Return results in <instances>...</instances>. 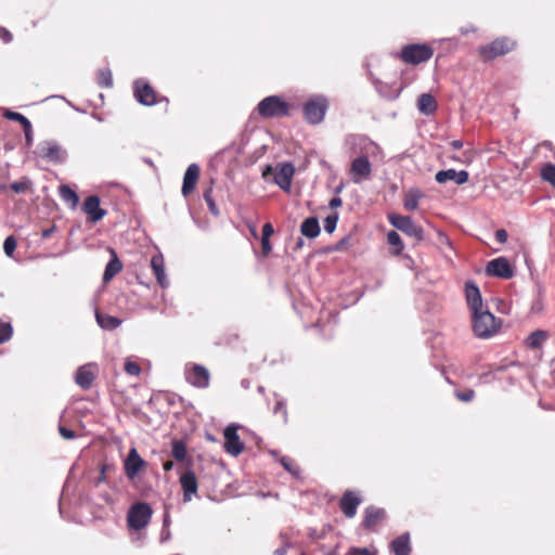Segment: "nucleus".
Returning a JSON list of instances; mask_svg holds the SVG:
<instances>
[{
    "instance_id": "nucleus-1",
    "label": "nucleus",
    "mask_w": 555,
    "mask_h": 555,
    "mask_svg": "<svg viewBox=\"0 0 555 555\" xmlns=\"http://www.w3.org/2000/svg\"><path fill=\"white\" fill-rule=\"evenodd\" d=\"M499 324L495 317L488 310L473 312V331L479 338H489L498 332Z\"/></svg>"
},
{
    "instance_id": "nucleus-2",
    "label": "nucleus",
    "mask_w": 555,
    "mask_h": 555,
    "mask_svg": "<svg viewBox=\"0 0 555 555\" xmlns=\"http://www.w3.org/2000/svg\"><path fill=\"white\" fill-rule=\"evenodd\" d=\"M328 109V101L323 94L311 96L304 105V117L310 125H319L324 120Z\"/></svg>"
},
{
    "instance_id": "nucleus-3",
    "label": "nucleus",
    "mask_w": 555,
    "mask_h": 555,
    "mask_svg": "<svg viewBox=\"0 0 555 555\" xmlns=\"http://www.w3.org/2000/svg\"><path fill=\"white\" fill-rule=\"evenodd\" d=\"M288 103L279 95H270L258 103L257 109L263 118H275L288 115Z\"/></svg>"
},
{
    "instance_id": "nucleus-4",
    "label": "nucleus",
    "mask_w": 555,
    "mask_h": 555,
    "mask_svg": "<svg viewBox=\"0 0 555 555\" xmlns=\"http://www.w3.org/2000/svg\"><path fill=\"white\" fill-rule=\"evenodd\" d=\"M153 515V509L149 503L138 502L131 505L127 514L128 527L134 530L145 528Z\"/></svg>"
},
{
    "instance_id": "nucleus-5",
    "label": "nucleus",
    "mask_w": 555,
    "mask_h": 555,
    "mask_svg": "<svg viewBox=\"0 0 555 555\" xmlns=\"http://www.w3.org/2000/svg\"><path fill=\"white\" fill-rule=\"evenodd\" d=\"M347 143L350 145L353 154L365 156L366 158L376 157L382 153L378 144L365 135H351L348 138Z\"/></svg>"
},
{
    "instance_id": "nucleus-6",
    "label": "nucleus",
    "mask_w": 555,
    "mask_h": 555,
    "mask_svg": "<svg viewBox=\"0 0 555 555\" xmlns=\"http://www.w3.org/2000/svg\"><path fill=\"white\" fill-rule=\"evenodd\" d=\"M434 50L426 43L408 44L401 51V59L408 63L417 65L428 61Z\"/></svg>"
},
{
    "instance_id": "nucleus-7",
    "label": "nucleus",
    "mask_w": 555,
    "mask_h": 555,
    "mask_svg": "<svg viewBox=\"0 0 555 555\" xmlns=\"http://www.w3.org/2000/svg\"><path fill=\"white\" fill-rule=\"evenodd\" d=\"M389 222L392 227L402 231L404 234L414 237L417 241L424 240L423 228L416 224L411 217L392 214L389 215Z\"/></svg>"
},
{
    "instance_id": "nucleus-8",
    "label": "nucleus",
    "mask_w": 555,
    "mask_h": 555,
    "mask_svg": "<svg viewBox=\"0 0 555 555\" xmlns=\"http://www.w3.org/2000/svg\"><path fill=\"white\" fill-rule=\"evenodd\" d=\"M185 380L192 386L205 389L209 386V371L201 364L188 363L184 367Z\"/></svg>"
},
{
    "instance_id": "nucleus-9",
    "label": "nucleus",
    "mask_w": 555,
    "mask_h": 555,
    "mask_svg": "<svg viewBox=\"0 0 555 555\" xmlns=\"http://www.w3.org/2000/svg\"><path fill=\"white\" fill-rule=\"evenodd\" d=\"M36 153L39 157L55 164L65 162L67 156L66 151L55 141L41 142Z\"/></svg>"
},
{
    "instance_id": "nucleus-10",
    "label": "nucleus",
    "mask_w": 555,
    "mask_h": 555,
    "mask_svg": "<svg viewBox=\"0 0 555 555\" xmlns=\"http://www.w3.org/2000/svg\"><path fill=\"white\" fill-rule=\"evenodd\" d=\"M515 47V42L507 38H500L493 40L490 44L485 46L480 49V54L485 59H494L512 51Z\"/></svg>"
},
{
    "instance_id": "nucleus-11",
    "label": "nucleus",
    "mask_w": 555,
    "mask_h": 555,
    "mask_svg": "<svg viewBox=\"0 0 555 555\" xmlns=\"http://www.w3.org/2000/svg\"><path fill=\"white\" fill-rule=\"evenodd\" d=\"M372 173V165L365 156H358L351 162L350 175L351 180L356 184H360L367 180Z\"/></svg>"
},
{
    "instance_id": "nucleus-12",
    "label": "nucleus",
    "mask_w": 555,
    "mask_h": 555,
    "mask_svg": "<svg viewBox=\"0 0 555 555\" xmlns=\"http://www.w3.org/2000/svg\"><path fill=\"white\" fill-rule=\"evenodd\" d=\"M486 273L501 279H511L514 275V270L506 258L499 257L487 263Z\"/></svg>"
},
{
    "instance_id": "nucleus-13",
    "label": "nucleus",
    "mask_w": 555,
    "mask_h": 555,
    "mask_svg": "<svg viewBox=\"0 0 555 555\" xmlns=\"http://www.w3.org/2000/svg\"><path fill=\"white\" fill-rule=\"evenodd\" d=\"M223 436L225 451L233 456L240 455L244 450V444L237 435V426L234 424L227 426Z\"/></svg>"
},
{
    "instance_id": "nucleus-14",
    "label": "nucleus",
    "mask_w": 555,
    "mask_h": 555,
    "mask_svg": "<svg viewBox=\"0 0 555 555\" xmlns=\"http://www.w3.org/2000/svg\"><path fill=\"white\" fill-rule=\"evenodd\" d=\"M133 94L137 101L145 106H152L156 103V94L153 88L143 79H138L133 83Z\"/></svg>"
},
{
    "instance_id": "nucleus-15",
    "label": "nucleus",
    "mask_w": 555,
    "mask_h": 555,
    "mask_svg": "<svg viewBox=\"0 0 555 555\" xmlns=\"http://www.w3.org/2000/svg\"><path fill=\"white\" fill-rule=\"evenodd\" d=\"M82 210L88 215V220L93 223L100 221L106 215V210L100 207V197L96 195H90L85 199Z\"/></svg>"
},
{
    "instance_id": "nucleus-16",
    "label": "nucleus",
    "mask_w": 555,
    "mask_h": 555,
    "mask_svg": "<svg viewBox=\"0 0 555 555\" xmlns=\"http://www.w3.org/2000/svg\"><path fill=\"white\" fill-rule=\"evenodd\" d=\"M180 485L183 492V502H191L197 493L198 483L193 470L189 469L180 476Z\"/></svg>"
},
{
    "instance_id": "nucleus-17",
    "label": "nucleus",
    "mask_w": 555,
    "mask_h": 555,
    "mask_svg": "<svg viewBox=\"0 0 555 555\" xmlns=\"http://www.w3.org/2000/svg\"><path fill=\"white\" fill-rule=\"evenodd\" d=\"M469 179L466 170L456 171L455 169L440 170L436 173L435 180L439 184H444L448 181H453L457 185L465 184Z\"/></svg>"
},
{
    "instance_id": "nucleus-18",
    "label": "nucleus",
    "mask_w": 555,
    "mask_h": 555,
    "mask_svg": "<svg viewBox=\"0 0 555 555\" xmlns=\"http://www.w3.org/2000/svg\"><path fill=\"white\" fill-rule=\"evenodd\" d=\"M295 173V167L291 163H284L279 166L275 175L274 182L284 191H289L292 180Z\"/></svg>"
},
{
    "instance_id": "nucleus-19",
    "label": "nucleus",
    "mask_w": 555,
    "mask_h": 555,
    "mask_svg": "<svg viewBox=\"0 0 555 555\" xmlns=\"http://www.w3.org/2000/svg\"><path fill=\"white\" fill-rule=\"evenodd\" d=\"M465 296L472 313L483 309L480 291L474 282H466Z\"/></svg>"
},
{
    "instance_id": "nucleus-20",
    "label": "nucleus",
    "mask_w": 555,
    "mask_h": 555,
    "mask_svg": "<svg viewBox=\"0 0 555 555\" xmlns=\"http://www.w3.org/2000/svg\"><path fill=\"white\" fill-rule=\"evenodd\" d=\"M151 268L162 288L169 286V281L165 270V261L162 254H156L151 258Z\"/></svg>"
},
{
    "instance_id": "nucleus-21",
    "label": "nucleus",
    "mask_w": 555,
    "mask_h": 555,
    "mask_svg": "<svg viewBox=\"0 0 555 555\" xmlns=\"http://www.w3.org/2000/svg\"><path fill=\"white\" fill-rule=\"evenodd\" d=\"M360 498L352 491H346L340 499L339 506L347 518H352L357 514L360 505Z\"/></svg>"
},
{
    "instance_id": "nucleus-22",
    "label": "nucleus",
    "mask_w": 555,
    "mask_h": 555,
    "mask_svg": "<svg viewBox=\"0 0 555 555\" xmlns=\"http://www.w3.org/2000/svg\"><path fill=\"white\" fill-rule=\"evenodd\" d=\"M143 465L144 461L139 455L137 449L132 448L125 460V472L127 477L131 479L134 478Z\"/></svg>"
},
{
    "instance_id": "nucleus-23",
    "label": "nucleus",
    "mask_w": 555,
    "mask_h": 555,
    "mask_svg": "<svg viewBox=\"0 0 555 555\" xmlns=\"http://www.w3.org/2000/svg\"><path fill=\"white\" fill-rule=\"evenodd\" d=\"M199 176V167L196 164H191L183 177V184H182V194L184 196L189 195L195 188L196 181Z\"/></svg>"
},
{
    "instance_id": "nucleus-24",
    "label": "nucleus",
    "mask_w": 555,
    "mask_h": 555,
    "mask_svg": "<svg viewBox=\"0 0 555 555\" xmlns=\"http://www.w3.org/2000/svg\"><path fill=\"white\" fill-rule=\"evenodd\" d=\"M385 512L383 508H378L375 506H369L365 509V515L363 519L364 528L372 530L375 526L384 518Z\"/></svg>"
},
{
    "instance_id": "nucleus-25",
    "label": "nucleus",
    "mask_w": 555,
    "mask_h": 555,
    "mask_svg": "<svg viewBox=\"0 0 555 555\" xmlns=\"http://www.w3.org/2000/svg\"><path fill=\"white\" fill-rule=\"evenodd\" d=\"M417 109L423 115H433L437 111L435 98L430 93H422L417 99Z\"/></svg>"
},
{
    "instance_id": "nucleus-26",
    "label": "nucleus",
    "mask_w": 555,
    "mask_h": 555,
    "mask_svg": "<svg viewBox=\"0 0 555 555\" xmlns=\"http://www.w3.org/2000/svg\"><path fill=\"white\" fill-rule=\"evenodd\" d=\"M390 547L395 555H410L412 551L410 534L406 532L399 535L391 542Z\"/></svg>"
},
{
    "instance_id": "nucleus-27",
    "label": "nucleus",
    "mask_w": 555,
    "mask_h": 555,
    "mask_svg": "<svg viewBox=\"0 0 555 555\" xmlns=\"http://www.w3.org/2000/svg\"><path fill=\"white\" fill-rule=\"evenodd\" d=\"M75 380L82 389H89L94 380L90 365L80 366L76 372Z\"/></svg>"
},
{
    "instance_id": "nucleus-28",
    "label": "nucleus",
    "mask_w": 555,
    "mask_h": 555,
    "mask_svg": "<svg viewBox=\"0 0 555 555\" xmlns=\"http://www.w3.org/2000/svg\"><path fill=\"white\" fill-rule=\"evenodd\" d=\"M300 232L308 238H315L319 236L321 229L317 217H309L304 220L300 225Z\"/></svg>"
},
{
    "instance_id": "nucleus-29",
    "label": "nucleus",
    "mask_w": 555,
    "mask_h": 555,
    "mask_svg": "<svg viewBox=\"0 0 555 555\" xmlns=\"http://www.w3.org/2000/svg\"><path fill=\"white\" fill-rule=\"evenodd\" d=\"M96 323L103 330L112 331L117 328L121 324V320L108 314H103L100 311H95Z\"/></svg>"
},
{
    "instance_id": "nucleus-30",
    "label": "nucleus",
    "mask_w": 555,
    "mask_h": 555,
    "mask_svg": "<svg viewBox=\"0 0 555 555\" xmlns=\"http://www.w3.org/2000/svg\"><path fill=\"white\" fill-rule=\"evenodd\" d=\"M113 258L107 262L104 273H103V281L108 282L111 281L119 271L122 269V264L117 258V255L115 251H112Z\"/></svg>"
},
{
    "instance_id": "nucleus-31",
    "label": "nucleus",
    "mask_w": 555,
    "mask_h": 555,
    "mask_svg": "<svg viewBox=\"0 0 555 555\" xmlns=\"http://www.w3.org/2000/svg\"><path fill=\"white\" fill-rule=\"evenodd\" d=\"M60 197L69 205L72 209H75L79 203L78 194L66 184H62L59 188Z\"/></svg>"
},
{
    "instance_id": "nucleus-32",
    "label": "nucleus",
    "mask_w": 555,
    "mask_h": 555,
    "mask_svg": "<svg viewBox=\"0 0 555 555\" xmlns=\"http://www.w3.org/2000/svg\"><path fill=\"white\" fill-rule=\"evenodd\" d=\"M547 337V332L542 330L534 331L527 337L526 345L531 349L541 348Z\"/></svg>"
},
{
    "instance_id": "nucleus-33",
    "label": "nucleus",
    "mask_w": 555,
    "mask_h": 555,
    "mask_svg": "<svg viewBox=\"0 0 555 555\" xmlns=\"http://www.w3.org/2000/svg\"><path fill=\"white\" fill-rule=\"evenodd\" d=\"M424 196L418 189H411L405 195L403 206L406 210H415L418 207V201Z\"/></svg>"
},
{
    "instance_id": "nucleus-34",
    "label": "nucleus",
    "mask_w": 555,
    "mask_h": 555,
    "mask_svg": "<svg viewBox=\"0 0 555 555\" xmlns=\"http://www.w3.org/2000/svg\"><path fill=\"white\" fill-rule=\"evenodd\" d=\"M387 242L392 247V255L398 256L404 249V244L400 235L396 231H390L387 234Z\"/></svg>"
},
{
    "instance_id": "nucleus-35",
    "label": "nucleus",
    "mask_w": 555,
    "mask_h": 555,
    "mask_svg": "<svg viewBox=\"0 0 555 555\" xmlns=\"http://www.w3.org/2000/svg\"><path fill=\"white\" fill-rule=\"evenodd\" d=\"M171 454L177 461H183L186 457V446L181 440H173L171 443Z\"/></svg>"
},
{
    "instance_id": "nucleus-36",
    "label": "nucleus",
    "mask_w": 555,
    "mask_h": 555,
    "mask_svg": "<svg viewBox=\"0 0 555 555\" xmlns=\"http://www.w3.org/2000/svg\"><path fill=\"white\" fill-rule=\"evenodd\" d=\"M98 85L102 88H111L113 86V77L111 69L103 68L99 72Z\"/></svg>"
},
{
    "instance_id": "nucleus-37",
    "label": "nucleus",
    "mask_w": 555,
    "mask_h": 555,
    "mask_svg": "<svg viewBox=\"0 0 555 555\" xmlns=\"http://www.w3.org/2000/svg\"><path fill=\"white\" fill-rule=\"evenodd\" d=\"M203 197L208 206V209L209 211L214 215V216H218L219 215V209L217 207V204L215 203L214 198H212V189L209 188L207 189L204 194H203Z\"/></svg>"
},
{
    "instance_id": "nucleus-38",
    "label": "nucleus",
    "mask_w": 555,
    "mask_h": 555,
    "mask_svg": "<svg viewBox=\"0 0 555 555\" xmlns=\"http://www.w3.org/2000/svg\"><path fill=\"white\" fill-rule=\"evenodd\" d=\"M543 180L550 182L553 186H555V165L548 164L546 165L541 172Z\"/></svg>"
},
{
    "instance_id": "nucleus-39",
    "label": "nucleus",
    "mask_w": 555,
    "mask_h": 555,
    "mask_svg": "<svg viewBox=\"0 0 555 555\" xmlns=\"http://www.w3.org/2000/svg\"><path fill=\"white\" fill-rule=\"evenodd\" d=\"M31 185V181L27 178L21 180V181H14L13 183H11L10 188L15 192V193H23L25 192L27 189H29Z\"/></svg>"
},
{
    "instance_id": "nucleus-40",
    "label": "nucleus",
    "mask_w": 555,
    "mask_h": 555,
    "mask_svg": "<svg viewBox=\"0 0 555 555\" xmlns=\"http://www.w3.org/2000/svg\"><path fill=\"white\" fill-rule=\"evenodd\" d=\"M15 249H16V240L14 238V236L10 235L4 240V243H3L4 254L8 257H12Z\"/></svg>"
},
{
    "instance_id": "nucleus-41",
    "label": "nucleus",
    "mask_w": 555,
    "mask_h": 555,
    "mask_svg": "<svg viewBox=\"0 0 555 555\" xmlns=\"http://www.w3.org/2000/svg\"><path fill=\"white\" fill-rule=\"evenodd\" d=\"M13 334V328L10 323L0 324V344L8 341Z\"/></svg>"
},
{
    "instance_id": "nucleus-42",
    "label": "nucleus",
    "mask_w": 555,
    "mask_h": 555,
    "mask_svg": "<svg viewBox=\"0 0 555 555\" xmlns=\"http://www.w3.org/2000/svg\"><path fill=\"white\" fill-rule=\"evenodd\" d=\"M124 369L125 372L131 376H138L141 373L140 365L130 359H126Z\"/></svg>"
},
{
    "instance_id": "nucleus-43",
    "label": "nucleus",
    "mask_w": 555,
    "mask_h": 555,
    "mask_svg": "<svg viewBox=\"0 0 555 555\" xmlns=\"http://www.w3.org/2000/svg\"><path fill=\"white\" fill-rule=\"evenodd\" d=\"M337 222H338L337 214L327 216L324 220V230L327 233H333L337 227Z\"/></svg>"
},
{
    "instance_id": "nucleus-44",
    "label": "nucleus",
    "mask_w": 555,
    "mask_h": 555,
    "mask_svg": "<svg viewBox=\"0 0 555 555\" xmlns=\"http://www.w3.org/2000/svg\"><path fill=\"white\" fill-rule=\"evenodd\" d=\"M4 117L9 120L18 121L22 125V127L30 122L24 115L16 112L7 111L4 113Z\"/></svg>"
},
{
    "instance_id": "nucleus-45",
    "label": "nucleus",
    "mask_w": 555,
    "mask_h": 555,
    "mask_svg": "<svg viewBox=\"0 0 555 555\" xmlns=\"http://www.w3.org/2000/svg\"><path fill=\"white\" fill-rule=\"evenodd\" d=\"M280 462L287 472L295 476L299 475V468L293 463L292 459L283 456Z\"/></svg>"
},
{
    "instance_id": "nucleus-46",
    "label": "nucleus",
    "mask_w": 555,
    "mask_h": 555,
    "mask_svg": "<svg viewBox=\"0 0 555 555\" xmlns=\"http://www.w3.org/2000/svg\"><path fill=\"white\" fill-rule=\"evenodd\" d=\"M475 391L472 389H468L466 391H459L456 392V398L463 402H469L474 399Z\"/></svg>"
},
{
    "instance_id": "nucleus-47",
    "label": "nucleus",
    "mask_w": 555,
    "mask_h": 555,
    "mask_svg": "<svg viewBox=\"0 0 555 555\" xmlns=\"http://www.w3.org/2000/svg\"><path fill=\"white\" fill-rule=\"evenodd\" d=\"M279 412L283 413L284 421L286 422L287 421V411H286V408H285V402L282 399L278 400L275 405H274V408H273V413L274 414H278Z\"/></svg>"
},
{
    "instance_id": "nucleus-48",
    "label": "nucleus",
    "mask_w": 555,
    "mask_h": 555,
    "mask_svg": "<svg viewBox=\"0 0 555 555\" xmlns=\"http://www.w3.org/2000/svg\"><path fill=\"white\" fill-rule=\"evenodd\" d=\"M59 433L66 440H72V439L76 438L75 431L69 428H66L64 426L59 427Z\"/></svg>"
},
{
    "instance_id": "nucleus-49",
    "label": "nucleus",
    "mask_w": 555,
    "mask_h": 555,
    "mask_svg": "<svg viewBox=\"0 0 555 555\" xmlns=\"http://www.w3.org/2000/svg\"><path fill=\"white\" fill-rule=\"evenodd\" d=\"M24 133H25V140L26 144L30 146L33 144V127L31 124H27L23 127Z\"/></svg>"
},
{
    "instance_id": "nucleus-50",
    "label": "nucleus",
    "mask_w": 555,
    "mask_h": 555,
    "mask_svg": "<svg viewBox=\"0 0 555 555\" xmlns=\"http://www.w3.org/2000/svg\"><path fill=\"white\" fill-rule=\"evenodd\" d=\"M346 555H373L366 547H351Z\"/></svg>"
},
{
    "instance_id": "nucleus-51",
    "label": "nucleus",
    "mask_w": 555,
    "mask_h": 555,
    "mask_svg": "<svg viewBox=\"0 0 555 555\" xmlns=\"http://www.w3.org/2000/svg\"><path fill=\"white\" fill-rule=\"evenodd\" d=\"M12 34L4 27H0V39L4 42V43H9L12 41Z\"/></svg>"
},
{
    "instance_id": "nucleus-52",
    "label": "nucleus",
    "mask_w": 555,
    "mask_h": 555,
    "mask_svg": "<svg viewBox=\"0 0 555 555\" xmlns=\"http://www.w3.org/2000/svg\"><path fill=\"white\" fill-rule=\"evenodd\" d=\"M507 237H508V234H507V232L504 229L496 230V232H495V240L499 243L504 244L507 241Z\"/></svg>"
},
{
    "instance_id": "nucleus-53",
    "label": "nucleus",
    "mask_w": 555,
    "mask_h": 555,
    "mask_svg": "<svg viewBox=\"0 0 555 555\" xmlns=\"http://www.w3.org/2000/svg\"><path fill=\"white\" fill-rule=\"evenodd\" d=\"M274 233V229L271 223H264L262 227V237L270 238Z\"/></svg>"
},
{
    "instance_id": "nucleus-54",
    "label": "nucleus",
    "mask_w": 555,
    "mask_h": 555,
    "mask_svg": "<svg viewBox=\"0 0 555 555\" xmlns=\"http://www.w3.org/2000/svg\"><path fill=\"white\" fill-rule=\"evenodd\" d=\"M261 247L264 255H268L272 250L270 238L261 237Z\"/></svg>"
},
{
    "instance_id": "nucleus-55",
    "label": "nucleus",
    "mask_w": 555,
    "mask_h": 555,
    "mask_svg": "<svg viewBox=\"0 0 555 555\" xmlns=\"http://www.w3.org/2000/svg\"><path fill=\"white\" fill-rule=\"evenodd\" d=\"M341 204H343L341 198H340V197H338V196H335V197H333V198L330 201L328 206H330V208L335 209V208L340 207V206H341Z\"/></svg>"
},
{
    "instance_id": "nucleus-56",
    "label": "nucleus",
    "mask_w": 555,
    "mask_h": 555,
    "mask_svg": "<svg viewBox=\"0 0 555 555\" xmlns=\"http://www.w3.org/2000/svg\"><path fill=\"white\" fill-rule=\"evenodd\" d=\"M106 479L105 477V466L101 467L100 476L94 481V486L98 487L101 482H104Z\"/></svg>"
},
{
    "instance_id": "nucleus-57",
    "label": "nucleus",
    "mask_w": 555,
    "mask_h": 555,
    "mask_svg": "<svg viewBox=\"0 0 555 555\" xmlns=\"http://www.w3.org/2000/svg\"><path fill=\"white\" fill-rule=\"evenodd\" d=\"M450 145L454 150H461L463 147V141H461V140H453L452 142H450Z\"/></svg>"
},
{
    "instance_id": "nucleus-58",
    "label": "nucleus",
    "mask_w": 555,
    "mask_h": 555,
    "mask_svg": "<svg viewBox=\"0 0 555 555\" xmlns=\"http://www.w3.org/2000/svg\"><path fill=\"white\" fill-rule=\"evenodd\" d=\"M163 468L165 472H170L173 468V462L167 461L164 463Z\"/></svg>"
},
{
    "instance_id": "nucleus-59",
    "label": "nucleus",
    "mask_w": 555,
    "mask_h": 555,
    "mask_svg": "<svg viewBox=\"0 0 555 555\" xmlns=\"http://www.w3.org/2000/svg\"><path fill=\"white\" fill-rule=\"evenodd\" d=\"M54 231V227L50 228V229H46L42 231V237L43 238H48Z\"/></svg>"
},
{
    "instance_id": "nucleus-60",
    "label": "nucleus",
    "mask_w": 555,
    "mask_h": 555,
    "mask_svg": "<svg viewBox=\"0 0 555 555\" xmlns=\"http://www.w3.org/2000/svg\"><path fill=\"white\" fill-rule=\"evenodd\" d=\"M274 555H286V546L279 547L274 551Z\"/></svg>"
},
{
    "instance_id": "nucleus-61",
    "label": "nucleus",
    "mask_w": 555,
    "mask_h": 555,
    "mask_svg": "<svg viewBox=\"0 0 555 555\" xmlns=\"http://www.w3.org/2000/svg\"><path fill=\"white\" fill-rule=\"evenodd\" d=\"M102 499L104 500L105 503L113 504V499L107 493L103 494Z\"/></svg>"
},
{
    "instance_id": "nucleus-62",
    "label": "nucleus",
    "mask_w": 555,
    "mask_h": 555,
    "mask_svg": "<svg viewBox=\"0 0 555 555\" xmlns=\"http://www.w3.org/2000/svg\"><path fill=\"white\" fill-rule=\"evenodd\" d=\"M302 245H304V241L301 238H299L298 242H297V246L301 247Z\"/></svg>"
},
{
    "instance_id": "nucleus-63",
    "label": "nucleus",
    "mask_w": 555,
    "mask_h": 555,
    "mask_svg": "<svg viewBox=\"0 0 555 555\" xmlns=\"http://www.w3.org/2000/svg\"><path fill=\"white\" fill-rule=\"evenodd\" d=\"M258 391H259L260 393H262V392L264 391V388H263L262 386H259V387H258Z\"/></svg>"
},
{
    "instance_id": "nucleus-64",
    "label": "nucleus",
    "mask_w": 555,
    "mask_h": 555,
    "mask_svg": "<svg viewBox=\"0 0 555 555\" xmlns=\"http://www.w3.org/2000/svg\"><path fill=\"white\" fill-rule=\"evenodd\" d=\"M341 189H343V186H341V185H340V186H337V188H336V190H335V191H336V193H339V192L341 191Z\"/></svg>"
}]
</instances>
